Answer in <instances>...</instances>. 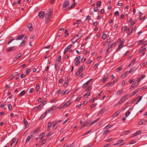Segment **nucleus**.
Listing matches in <instances>:
<instances>
[{"instance_id": "f257e3e1", "label": "nucleus", "mask_w": 147, "mask_h": 147, "mask_svg": "<svg viewBox=\"0 0 147 147\" xmlns=\"http://www.w3.org/2000/svg\"><path fill=\"white\" fill-rule=\"evenodd\" d=\"M130 28H127V26H123L122 28V29L121 30V31L122 32H124L125 30L127 31V35L128 36L129 35L132 33V31H131L130 32H129V30Z\"/></svg>"}, {"instance_id": "f03ea898", "label": "nucleus", "mask_w": 147, "mask_h": 147, "mask_svg": "<svg viewBox=\"0 0 147 147\" xmlns=\"http://www.w3.org/2000/svg\"><path fill=\"white\" fill-rule=\"evenodd\" d=\"M128 96V94H127L123 96L121 98L120 101L118 102V104H121L126 99V98Z\"/></svg>"}, {"instance_id": "7ed1b4c3", "label": "nucleus", "mask_w": 147, "mask_h": 147, "mask_svg": "<svg viewBox=\"0 0 147 147\" xmlns=\"http://www.w3.org/2000/svg\"><path fill=\"white\" fill-rule=\"evenodd\" d=\"M38 15L40 18H42L45 16V13L43 11H41L39 12Z\"/></svg>"}, {"instance_id": "20e7f679", "label": "nucleus", "mask_w": 147, "mask_h": 147, "mask_svg": "<svg viewBox=\"0 0 147 147\" xmlns=\"http://www.w3.org/2000/svg\"><path fill=\"white\" fill-rule=\"evenodd\" d=\"M15 48V47L14 46L9 47L7 49V52H10L12 51H14L16 49Z\"/></svg>"}, {"instance_id": "39448f33", "label": "nucleus", "mask_w": 147, "mask_h": 147, "mask_svg": "<svg viewBox=\"0 0 147 147\" xmlns=\"http://www.w3.org/2000/svg\"><path fill=\"white\" fill-rule=\"evenodd\" d=\"M69 4V2L68 1H65L63 2V7L65 8Z\"/></svg>"}, {"instance_id": "423d86ee", "label": "nucleus", "mask_w": 147, "mask_h": 147, "mask_svg": "<svg viewBox=\"0 0 147 147\" xmlns=\"http://www.w3.org/2000/svg\"><path fill=\"white\" fill-rule=\"evenodd\" d=\"M70 90H69V89H67L65 91H63L61 94L62 96H63L64 94H68L70 92Z\"/></svg>"}, {"instance_id": "0eeeda50", "label": "nucleus", "mask_w": 147, "mask_h": 147, "mask_svg": "<svg viewBox=\"0 0 147 147\" xmlns=\"http://www.w3.org/2000/svg\"><path fill=\"white\" fill-rule=\"evenodd\" d=\"M90 122L89 120H86L84 122L83 125L81 127V128H83L85 126H87Z\"/></svg>"}, {"instance_id": "6e6552de", "label": "nucleus", "mask_w": 147, "mask_h": 147, "mask_svg": "<svg viewBox=\"0 0 147 147\" xmlns=\"http://www.w3.org/2000/svg\"><path fill=\"white\" fill-rule=\"evenodd\" d=\"M46 104V102L45 101L43 102L40 104L36 108V109H39L41 108L42 106L45 105Z\"/></svg>"}, {"instance_id": "1a4fd4ad", "label": "nucleus", "mask_w": 147, "mask_h": 147, "mask_svg": "<svg viewBox=\"0 0 147 147\" xmlns=\"http://www.w3.org/2000/svg\"><path fill=\"white\" fill-rule=\"evenodd\" d=\"M72 46V45H69L64 50V54H65L66 52Z\"/></svg>"}, {"instance_id": "9d476101", "label": "nucleus", "mask_w": 147, "mask_h": 147, "mask_svg": "<svg viewBox=\"0 0 147 147\" xmlns=\"http://www.w3.org/2000/svg\"><path fill=\"white\" fill-rule=\"evenodd\" d=\"M142 132V130H138V131H137L136 132V133H134L132 135V136L133 137L136 136L137 135H138L139 134H141V133Z\"/></svg>"}, {"instance_id": "9b49d317", "label": "nucleus", "mask_w": 147, "mask_h": 147, "mask_svg": "<svg viewBox=\"0 0 147 147\" xmlns=\"http://www.w3.org/2000/svg\"><path fill=\"white\" fill-rule=\"evenodd\" d=\"M52 12V10L51 9H49L48 10V13H47V16L49 17L50 16Z\"/></svg>"}, {"instance_id": "f8f14e48", "label": "nucleus", "mask_w": 147, "mask_h": 147, "mask_svg": "<svg viewBox=\"0 0 147 147\" xmlns=\"http://www.w3.org/2000/svg\"><path fill=\"white\" fill-rule=\"evenodd\" d=\"M24 126L26 128H27L28 127V123L27 121L26 120L25 118L24 119Z\"/></svg>"}, {"instance_id": "ddd939ff", "label": "nucleus", "mask_w": 147, "mask_h": 147, "mask_svg": "<svg viewBox=\"0 0 147 147\" xmlns=\"http://www.w3.org/2000/svg\"><path fill=\"white\" fill-rule=\"evenodd\" d=\"M123 89H122L120 90H118L116 93V94L117 95L121 94L123 92Z\"/></svg>"}, {"instance_id": "4468645a", "label": "nucleus", "mask_w": 147, "mask_h": 147, "mask_svg": "<svg viewBox=\"0 0 147 147\" xmlns=\"http://www.w3.org/2000/svg\"><path fill=\"white\" fill-rule=\"evenodd\" d=\"M99 120V119H96L95 120H94V121H92L91 123H90L89 125L88 126H91V125H92L93 124H94V123H96V122L97 121H98Z\"/></svg>"}, {"instance_id": "2eb2a0df", "label": "nucleus", "mask_w": 147, "mask_h": 147, "mask_svg": "<svg viewBox=\"0 0 147 147\" xmlns=\"http://www.w3.org/2000/svg\"><path fill=\"white\" fill-rule=\"evenodd\" d=\"M137 85V83L136 82H135L134 83H133L131 86L130 87L129 89H132V88H133L134 87L136 86Z\"/></svg>"}, {"instance_id": "dca6fc26", "label": "nucleus", "mask_w": 147, "mask_h": 147, "mask_svg": "<svg viewBox=\"0 0 147 147\" xmlns=\"http://www.w3.org/2000/svg\"><path fill=\"white\" fill-rule=\"evenodd\" d=\"M24 36V34H22L21 35H20V36H18L17 38L16 39V40H21L22 39Z\"/></svg>"}, {"instance_id": "f3484780", "label": "nucleus", "mask_w": 147, "mask_h": 147, "mask_svg": "<svg viewBox=\"0 0 147 147\" xmlns=\"http://www.w3.org/2000/svg\"><path fill=\"white\" fill-rule=\"evenodd\" d=\"M27 27L30 31H31L33 30V27L31 24H29L27 26Z\"/></svg>"}, {"instance_id": "a211bd4d", "label": "nucleus", "mask_w": 147, "mask_h": 147, "mask_svg": "<svg viewBox=\"0 0 147 147\" xmlns=\"http://www.w3.org/2000/svg\"><path fill=\"white\" fill-rule=\"evenodd\" d=\"M32 136H33V135H30L28 136L27 137L26 139V142H29V140L31 138L33 137Z\"/></svg>"}, {"instance_id": "6ab92c4d", "label": "nucleus", "mask_w": 147, "mask_h": 147, "mask_svg": "<svg viewBox=\"0 0 147 147\" xmlns=\"http://www.w3.org/2000/svg\"><path fill=\"white\" fill-rule=\"evenodd\" d=\"M139 90V88L135 90L134 92H133L131 94V96H132L134 95L136 93H137Z\"/></svg>"}, {"instance_id": "aec40b11", "label": "nucleus", "mask_w": 147, "mask_h": 147, "mask_svg": "<svg viewBox=\"0 0 147 147\" xmlns=\"http://www.w3.org/2000/svg\"><path fill=\"white\" fill-rule=\"evenodd\" d=\"M78 39V38H76V37L74 36L73 38L72 41L74 43Z\"/></svg>"}, {"instance_id": "412c9836", "label": "nucleus", "mask_w": 147, "mask_h": 147, "mask_svg": "<svg viewBox=\"0 0 147 147\" xmlns=\"http://www.w3.org/2000/svg\"><path fill=\"white\" fill-rule=\"evenodd\" d=\"M17 142L18 141L16 138H13L12 142L13 143L14 145H15L17 144Z\"/></svg>"}, {"instance_id": "4be33fe9", "label": "nucleus", "mask_w": 147, "mask_h": 147, "mask_svg": "<svg viewBox=\"0 0 147 147\" xmlns=\"http://www.w3.org/2000/svg\"><path fill=\"white\" fill-rule=\"evenodd\" d=\"M92 87L91 86H88L87 87V89H86L84 91V92H90L89 91L92 89Z\"/></svg>"}, {"instance_id": "5701e85b", "label": "nucleus", "mask_w": 147, "mask_h": 147, "mask_svg": "<svg viewBox=\"0 0 147 147\" xmlns=\"http://www.w3.org/2000/svg\"><path fill=\"white\" fill-rule=\"evenodd\" d=\"M9 41L8 42L7 44V45H9L10 43H11L13 40H14V39L12 37H10L9 38Z\"/></svg>"}, {"instance_id": "b1692460", "label": "nucleus", "mask_w": 147, "mask_h": 147, "mask_svg": "<svg viewBox=\"0 0 147 147\" xmlns=\"http://www.w3.org/2000/svg\"><path fill=\"white\" fill-rule=\"evenodd\" d=\"M46 116V111L45 112V113L40 116L39 119L41 120L43 118H45Z\"/></svg>"}, {"instance_id": "393cba45", "label": "nucleus", "mask_w": 147, "mask_h": 147, "mask_svg": "<svg viewBox=\"0 0 147 147\" xmlns=\"http://www.w3.org/2000/svg\"><path fill=\"white\" fill-rule=\"evenodd\" d=\"M106 108L105 107H104L100 111L99 113V115H102L103 113L105 111Z\"/></svg>"}, {"instance_id": "a878e982", "label": "nucleus", "mask_w": 147, "mask_h": 147, "mask_svg": "<svg viewBox=\"0 0 147 147\" xmlns=\"http://www.w3.org/2000/svg\"><path fill=\"white\" fill-rule=\"evenodd\" d=\"M146 122V121L144 120H142L140 121L139 122L140 125H142L145 124Z\"/></svg>"}, {"instance_id": "bb28decb", "label": "nucleus", "mask_w": 147, "mask_h": 147, "mask_svg": "<svg viewBox=\"0 0 147 147\" xmlns=\"http://www.w3.org/2000/svg\"><path fill=\"white\" fill-rule=\"evenodd\" d=\"M86 92V93L84 94V97L86 96V97L87 98L90 94V92Z\"/></svg>"}, {"instance_id": "cd10ccee", "label": "nucleus", "mask_w": 147, "mask_h": 147, "mask_svg": "<svg viewBox=\"0 0 147 147\" xmlns=\"http://www.w3.org/2000/svg\"><path fill=\"white\" fill-rule=\"evenodd\" d=\"M108 77H106V76H104L103 79V80H102V82H105L108 80Z\"/></svg>"}, {"instance_id": "c85d7f7f", "label": "nucleus", "mask_w": 147, "mask_h": 147, "mask_svg": "<svg viewBox=\"0 0 147 147\" xmlns=\"http://www.w3.org/2000/svg\"><path fill=\"white\" fill-rule=\"evenodd\" d=\"M120 112L118 111L114 113L112 115L113 117H115L117 116L119 114Z\"/></svg>"}, {"instance_id": "c756f323", "label": "nucleus", "mask_w": 147, "mask_h": 147, "mask_svg": "<svg viewBox=\"0 0 147 147\" xmlns=\"http://www.w3.org/2000/svg\"><path fill=\"white\" fill-rule=\"evenodd\" d=\"M40 130V128L39 127H38L37 129L35 130H34L33 132L34 134H37Z\"/></svg>"}, {"instance_id": "7c9ffc66", "label": "nucleus", "mask_w": 147, "mask_h": 147, "mask_svg": "<svg viewBox=\"0 0 147 147\" xmlns=\"http://www.w3.org/2000/svg\"><path fill=\"white\" fill-rule=\"evenodd\" d=\"M85 67V66L84 65H83L81 66L79 68L80 70H81L82 71L84 69Z\"/></svg>"}, {"instance_id": "2f4dec72", "label": "nucleus", "mask_w": 147, "mask_h": 147, "mask_svg": "<svg viewBox=\"0 0 147 147\" xmlns=\"http://www.w3.org/2000/svg\"><path fill=\"white\" fill-rule=\"evenodd\" d=\"M22 56V54L21 53H18V55H17L15 57V58L16 59H18L19 57H21Z\"/></svg>"}, {"instance_id": "473e14b6", "label": "nucleus", "mask_w": 147, "mask_h": 147, "mask_svg": "<svg viewBox=\"0 0 147 147\" xmlns=\"http://www.w3.org/2000/svg\"><path fill=\"white\" fill-rule=\"evenodd\" d=\"M89 85L87 82H86L82 86V88L83 89L86 88Z\"/></svg>"}, {"instance_id": "72a5a7b5", "label": "nucleus", "mask_w": 147, "mask_h": 147, "mask_svg": "<svg viewBox=\"0 0 147 147\" xmlns=\"http://www.w3.org/2000/svg\"><path fill=\"white\" fill-rule=\"evenodd\" d=\"M26 43V41L25 40H23L21 43L20 45V47H22Z\"/></svg>"}, {"instance_id": "f704fd0d", "label": "nucleus", "mask_w": 147, "mask_h": 147, "mask_svg": "<svg viewBox=\"0 0 147 147\" xmlns=\"http://www.w3.org/2000/svg\"><path fill=\"white\" fill-rule=\"evenodd\" d=\"M55 70L56 71H59V66L58 63L57 64H55Z\"/></svg>"}, {"instance_id": "c9c22d12", "label": "nucleus", "mask_w": 147, "mask_h": 147, "mask_svg": "<svg viewBox=\"0 0 147 147\" xmlns=\"http://www.w3.org/2000/svg\"><path fill=\"white\" fill-rule=\"evenodd\" d=\"M57 123L58 121H55V124L53 125L52 127L53 129L55 130L56 129L57 127H56L55 125Z\"/></svg>"}, {"instance_id": "e433bc0d", "label": "nucleus", "mask_w": 147, "mask_h": 147, "mask_svg": "<svg viewBox=\"0 0 147 147\" xmlns=\"http://www.w3.org/2000/svg\"><path fill=\"white\" fill-rule=\"evenodd\" d=\"M57 98H53V99L52 100H50L49 101V102L50 103H53L55 102L56 100H57Z\"/></svg>"}, {"instance_id": "4c0bfd02", "label": "nucleus", "mask_w": 147, "mask_h": 147, "mask_svg": "<svg viewBox=\"0 0 147 147\" xmlns=\"http://www.w3.org/2000/svg\"><path fill=\"white\" fill-rule=\"evenodd\" d=\"M52 123L51 122H49L48 123V130H49L51 128V125L52 124Z\"/></svg>"}, {"instance_id": "58836bf2", "label": "nucleus", "mask_w": 147, "mask_h": 147, "mask_svg": "<svg viewBox=\"0 0 147 147\" xmlns=\"http://www.w3.org/2000/svg\"><path fill=\"white\" fill-rule=\"evenodd\" d=\"M101 3L100 1H98L96 4L97 6V7H99L101 5Z\"/></svg>"}, {"instance_id": "ea45409f", "label": "nucleus", "mask_w": 147, "mask_h": 147, "mask_svg": "<svg viewBox=\"0 0 147 147\" xmlns=\"http://www.w3.org/2000/svg\"><path fill=\"white\" fill-rule=\"evenodd\" d=\"M61 55H60L59 56L57 57V59H56V61H58V62H59L61 61Z\"/></svg>"}, {"instance_id": "a19ab883", "label": "nucleus", "mask_w": 147, "mask_h": 147, "mask_svg": "<svg viewBox=\"0 0 147 147\" xmlns=\"http://www.w3.org/2000/svg\"><path fill=\"white\" fill-rule=\"evenodd\" d=\"M127 71L125 72V73H123L122 75V76H121V78H122L123 79L125 78L126 77V75L127 74V73H126Z\"/></svg>"}, {"instance_id": "79ce46f5", "label": "nucleus", "mask_w": 147, "mask_h": 147, "mask_svg": "<svg viewBox=\"0 0 147 147\" xmlns=\"http://www.w3.org/2000/svg\"><path fill=\"white\" fill-rule=\"evenodd\" d=\"M25 93V91L24 90H23L20 92V95L21 96H23L24 95Z\"/></svg>"}, {"instance_id": "37998d69", "label": "nucleus", "mask_w": 147, "mask_h": 147, "mask_svg": "<svg viewBox=\"0 0 147 147\" xmlns=\"http://www.w3.org/2000/svg\"><path fill=\"white\" fill-rule=\"evenodd\" d=\"M45 134L43 132L41 133L40 134V136H41L42 137L40 138V139L42 140V139L45 136Z\"/></svg>"}, {"instance_id": "c03bdc74", "label": "nucleus", "mask_w": 147, "mask_h": 147, "mask_svg": "<svg viewBox=\"0 0 147 147\" xmlns=\"http://www.w3.org/2000/svg\"><path fill=\"white\" fill-rule=\"evenodd\" d=\"M117 81V79L115 80L112 82H111L112 86H113L115 83H116Z\"/></svg>"}, {"instance_id": "a18cd8bd", "label": "nucleus", "mask_w": 147, "mask_h": 147, "mask_svg": "<svg viewBox=\"0 0 147 147\" xmlns=\"http://www.w3.org/2000/svg\"><path fill=\"white\" fill-rule=\"evenodd\" d=\"M50 112L51 113H53V109H51L50 110H49L47 111V113Z\"/></svg>"}, {"instance_id": "49530a36", "label": "nucleus", "mask_w": 147, "mask_h": 147, "mask_svg": "<svg viewBox=\"0 0 147 147\" xmlns=\"http://www.w3.org/2000/svg\"><path fill=\"white\" fill-rule=\"evenodd\" d=\"M71 103V102L70 101V100H69L68 101H67L66 103L65 104V105H64V106L65 105H66L67 107L68 106L69 104Z\"/></svg>"}, {"instance_id": "de8ad7c7", "label": "nucleus", "mask_w": 147, "mask_h": 147, "mask_svg": "<svg viewBox=\"0 0 147 147\" xmlns=\"http://www.w3.org/2000/svg\"><path fill=\"white\" fill-rule=\"evenodd\" d=\"M75 36L76 37V38H78L79 39L81 36V34L80 33H78Z\"/></svg>"}, {"instance_id": "09e8293b", "label": "nucleus", "mask_w": 147, "mask_h": 147, "mask_svg": "<svg viewBox=\"0 0 147 147\" xmlns=\"http://www.w3.org/2000/svg\"><path fill=\"white\" fill-rule=\"evenodd\" d=\"M111 48V47H109V46L108 48L107 49V50L106 52V54H108V53L110 52V51H109V49H110Z\"/></svg>"}, {"instance_id": "8fccbe9b", "label": "nucleus", "mask_w": 147, "mask_h": 147, "mask_svg": "<svg viewBox=\"0 0 147 147\" xmlns=\"http://www.w3.org/2000/svg\"><path fill=\"white\" fill-rule=\"evenodd\" d=\"M111 41V38H109V39H108L106 41V43H109Z\"/></svg>"}, {"instance_id": "3c124183", "label": "nucleus", "mask_w": 147, "mask_h": 147, "mask_svg": "<svg viewBox=\"0 0 147 147\" xmlns=\"http://www.w3.org/2000/svg\"><path fill=\"white\" fill-rule=\"evenodd\" d=\"M109 132V130H106L103 133V134L104 135H106Z\"/></svg>"}, {"instance_id": "603ef678", "label": "nucleus", "mask_w": 147, "mask_h": 147, "mask_svg": "<svg viewBox=\"0 0 147 147\" xmlns=\"http://www.w3.org/2000/svg\"><path fill=\"white\" fill-rule=\"evenodd\" d=\"M6 102H4L3 103H2L0 107L2 108H3L5 105H6Z\"/></svg>"}, {"instance_id": "864d4df0", "label": "nucleus", "mask_w": 147, "mask_h": 147, "mask_svg": "<svg viewBox=\"0 0 147 147\" xmlns=\"http://www.w3.org/2000/svg\"><path fill=\"white\" fill-rule=\"evenodd\" d=\"M8 107L9 110H10L11 109L12 106L11 105L8 104Z\"/></svg>"}, {"instance_id": "5fc2aeb1", "label": "nucleus", "mask_w": 147, "mask_h": 147, "mask_svg": "<svg viewBox=\"0 0 147 147\" xmlns=\"http://www.w3.org/2000/svg\"><path fill=\"white\" fill-rule=\"evenodd\" d=\"M76 60V61L75 62V65L76 66H78L80 63V61L77 60Z\"/></svg>"}, {"instance_id": "6e6d98bb", "label": "nucleus", "mask_w": 147, "mask_h": 147, "mask_svg": "<svg viewBox=\"0 0 147 147\" xmlns=\"http://www.w3.org/2000/svg\"><path fill=\"white\" fill-rule=\"evenodd\" d=\"M138 98H135L134 99H133L131 101V102L132 103H134L135 101H136L138 99Z\"/></svg>"}, {"instance_id": "4d7b16f0", "label": "nucleus", "mask_w": 147, "mask_h": 147, "mask_svg": "<svg viewBox=\"0 0 147 147\" xmlns=\"http://www.w3.org/2000/svg\"><path fill=\"white\" fill-rule=\"evenodd\" d=\"M106 86L107 87L112 86L111 82H109L106 84Z\"/></svg>"}, {"instance_id": "13d9d810", "label": "nucleus", "mask_w": 147, "mask_h": 147, "mask_svg": "<svg viewBox=\"0 0 147 147\" xmlns=\"http://www.w3.org/2000/svg\"><path fill=\"white\" fill-rule=\"evenodd\" d=\"M122 66H121L119 67L117 69V71H119L121 70L122 69Z\"/></svg>"}, {"instance_id": "bf43d9fd", "label": "nucleus", "mask_w": 147, "mask_h": 147, "mask_svg": "<svg viewBox=\"0 0 147 147\" xmlns=\"http://www.w3.org/2000/svg\"><path fill=\"white\" fill-rule=\"evenodd\" d=\"M107 37V35L105 34H102V38L103 39H105Z\"/></svg>"}, {"instance_id": "052dcab7", "label": "nucleus", "mask_w": 147, "mask_h": 147, "mask_svg": "<svg viewBox=\"0 0 147 147\" xmlns=\"http://www.w3.org/2000/svg\"><path fill=\"white\" fill-rule=\"evenodd\" d=\"M130 113V112L129 111H128L126 113L125 115V117H127Z\"/></svg>"}, {"instance_id": "680f3d73", "label": "nucleus", "mask_w": 147, "mask_h": 147, "mask_svg": "<svg viewBox=\"0 0 147 147\" xmlns=\"http://www.w3.org/2000/svg\"><path fill=\"white\" fill-rule=\"evenodd\" d=\"M136 142V141L133 140L131 141L130 142H129L130 144H132L134 143H135Z\"/></svg>"}, {"instance_id": "e2e57ef3", "label": "nucleus", "mask_w": 147, "mask_h": 147, "mask_svg": "<svg viewBox=\"0 0 147 147\" xmlns=\"http://www.w3.org/2000/svg\"><path fill=\"white\" fill-rule=\"evenodd\" d=\"M124 141L123 140H120L117 141V142H118L119 144L123 142Z\"/></svg>"}, {"instance_id": "0e129e2a", "label": "nucleus", "mask_w": 147, "mask_h": 147, "mask_svg": "<svg viewBox=\"0 0 147 147\" xmlns=\"http://www.w3.org/2000/svg\"><path fill=\"white\" fill-rule=\"evenodd\" d=\"M80 59H81L80 56H78V57H76V58L75 59V61H76V60L80 61Z\"/></svg>"}, {"instance_id": "69168bd1", "label": "nucleus", "mask_w": 147, "mask_h": 147, "mask_svg": "<svg viewBox=\"0 0 147 147\" xmlns=\"http://www.w3.org/2000/svg\"><path fill=\"white\" fill-rule=\"evenodd\" d=\"M115 15V16H118L119 15V13L118 11H117L115 12L114 13Z\"/></svg>"}, {"instance_id": "338daca9", "label": "nucleus", "mask_w": 147, "mask_h": 147, "mask_svg": "<svg viewBox=\"0 0 147 147\" xmlns=\"http://www.w3.org/2000/svg\"><path fill=\"white\" fill-rule=\"evenodd\" d=\"M96 103L93 104L91 107V109H93L96 106Z\"/></svg>"}, {"instance_id": "774afa93", "label": "nucleus", "mask_w": 147, "mask_h": 147, "mask_svg": "<svg viewBox=\"0 0 147 147\" xmlns=\"http://www.w3.org/2000/svg\"><path fill=\"white\" fill-rule=\"evenodd\" d=\"M136 21V20H133V21H132L131 22V24L132 26H133V25H134V24L135 22V21Z\"/></svg>"}]
</instances>
